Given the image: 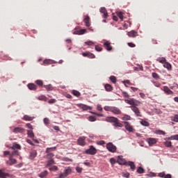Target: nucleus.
Returning a JSON list of instances; mask_svg holds the SVG:
<instances>
[{
  "label": "nucleus",
  "instance_id": "nucleus-1",
  "mask_svg": "<svg viewBox=\"0 0 178 178\" xmlns=\"http://www.w3.org/2000/svg\"><path fill=\"white\" fill-rule=\"evenodd\" d=\"M106 122H109L110 123H114L113 126L115 127H123V124L120 123V120L115 117H107L106 118Z\"/></svg>",
  "mask_w": 178,
  "mask_h": 178
},
{
  "label": "nucleus",
  "instance_id": "nucleus-2",
  "mask_svg": "<svg viewBox=\"0 0 178 178\" xmlns=\"http://www.w3.org/2000/svg\"><path fill=\"white\" fill-rule=\"evenodd\" d=\"M54 151H56V147H47L45 151L47 154L44 156V159H52L55 156V154L53 153Z\"/></svg>",
  "mask_w": 178,
  "mask_h": 178
},
{
  "label": "nucleus",
  "instance_id": "nucleus-3",
  "mask_svg": "<svg viewBox=\"0 0 178 178\" xmlns=\"http://www.w3.org/2000/svg\"><path fill=\"white\" fill-rule=\"evenodd\" d=\"M126 104H129V105H132V106H138L140 105V102L136 100L135 99H125Z\"/></svg>",
  "mask_w": 178,
  "mask_h": 178
},
{
  "label": "nucleus",
  "instance_id": "nucleus-4",
  "mask_svg": "<svg viewBox=\"0 0 178 178\" xmlns=\"http://www.w3.org/2000/svg\"><path fill=\"white\" fill-rule=\"evenodd\" d=\"M85 154H87L88 155H95V154H97V149L94 146L90 145L89 149H87L85 151Z\"/></svg>",
  "mask_w": 178,
  "mask_h": 178
},
{
  "label": "nucleus",
  "instance_id": "nucleus-5",
  "mask_svg": "<svg viewBox=\"0 0 178 178\" xmlns=\"http://www.w3.org/2000/svg\"><path fill=\"white\" fill-rule=\"evenodd\" d=\"M131 111L135 113L136 116L141 118L143 117V114H141V111H140V109L138 107L135 106H130Z\"/></svg>",
  "mask_w": 178,
  "mask_h": 178
},
{
  "label": "nucleus",
  "instance_id": "nucleus-6",
  "mask_svg": "<svg viewBox=\"0 0 178 178\" xmlns=\"http://www.w3.org/2000/svg\"><path fill=\"white\" fill-rule=\"evenodd\" d=\"M106 149L108 151H109V152H116V147L112 143H108L106 145Z\"/></svg>",
  "mask_w": 178,
  "mask_h": 178
},
{
  "label": "nucleus",
  "instance_id": "nucleus-7",
  "mask_svg": "<svg viewBox=\"0 0 178 178\" xmlns=\"http://www.w3.org/2000/svg\"><path fill=\"white\" fill-rule=\"evenodd\" d=\"M83 56L90 58V59L95 58V55L90 51H86L82 54Z\"/></svg>",
  "mask_w": 178,
  "mask_h": 178
},
{
  "label": "nucleus",
  "instance_id": "nucleus-8",
  "mask_svg": "<svg viewBox=\"0 0 178 178\" xmlns=\"http://www.w3.org/2000/svg\"><path fill=\"white\" fill-rule=\"evenodd\" d=\"M124 123L125 124L126 130H127V131H129V133L133 132L134 129H133V127L130 124V122L125 121L124 122Z\"/></svg>",
  "mask_w": 178,
  "mask_h": 178
},
{
  "label": "nucleus",
  "instance_id": "nucleus-9",
  "mask_svg": "<svg viewBox=\"0 0 178 178\" xmlns=\"http://www.w3.org/2000/svg\"><path fill=\"white\" fill-rule=\"evenodd\" d=\"M77 143L79 145H81L82 147H84V145H86V137L82 136L79 138Z\"/></svg>",
  "mask_w": 178,
  "mask_h": 178
},
{
  "label": "nucleus",
  "instance_id": "nucleus-10",
  "mask_svg": "<svg viewBox=\"0 0 178 178\" xmlns=\"http://www.w3.org/2000/svg\"><path fill=\"white\" fill-rule=\"evenodd\" d=\"M13 133H15V134H17L19 133H24V129L22 127H15L12 129Z\"/></svg>",
  "mask_w": 178,
  "mask_h": 178
},
{
  "label": "nucleus",
  "instance_id": "nucleus-11",
  "mask_svg": "<svg viewBox=\"0 0 178 178\" xmlns=\"http://www.w3.org/2000/svg\"><path fill=\"white\" fill-rule=\"evenodd\" d=\"M17 161L16 159H13V156H10L9 160L6 161V163L9 165L10 166H12V165H15Z\"/></svg>",
  "mask_w": 178,
  "mask_h": 178
},
{
  "label": "nucleus",
  "instance_id": "nucleus-12",
  "mask_svg": "<svg viewBox=\"0 0 178 178\" xmlns=\"http://www.w3.org/2000/svg\"><path fill=\"white\" fill-rule=\"evenodd\" d=\"M147 143H148L150 147H152L154 144H156V139L154 138H149L146 140Z\"/></svg>",
  "mask_w": 178,
  "mask_h": 178
},
{
  "label": "nucleus",
  "instance_id": "nucleus-13",
  "mask_svg": "<svg viewBox=\"0 0 178 178\" xmlns=\"http://www.w3.org/2000/svg\"><path fill=\"white\" fill-rule=\"evenodd\" d=\"M163 90L167 95H173L174 94L173 91H172L168 86H163Z\"/></svg>",
  "mask_w": 178,
  "mask_h": 178
},
{
  "label": "nucleus",
  "instance_id": "nucleus-14",
  "mask_svg": "<svg viewBox=\"0 0 178 178\" xmlns=\"http://www.w3.org/2000/svg\"><path fill=\"white\" fill-rule=\"evenodd\" d=\"M78 108H81V109H83V111H88V109H91V108L86 104H76Z\"/></svg>",
  "mask_w": 178,
  "mask_h": 178
},
{
  "label": "nucleus",
  "instance_id": "nucleus-15",
  "mask_svg": "<svg viewBox=\"0 0 178 178\" xmlns=\"http://www.w3.org/2000/svg\"><path fill=\"white\" fill-rule=\"evenodd\" d=\"M111 112L112 113H114V115H120V113H122V111H120L119 108L115 106H113Z\"/></svg>",
  "mask_w": 178,
  "mask_h": 178
},
{
  "label": "nucleus",
  "instance_id": "nucleus-16",
  "mask_svg": "<svg viewBox=\"0 0 178 178\" xmlns=\"http://www.w3.org/2000/svg\"><path fill=\"white\" fill-rule=\"evenodd\" d=\"M127 166H130L132 172H134V170H136V165L134 164V162L133 161H128L127 163H126Z\"/></svg>",
  "mask_w": 178,
  "mask_h": 178
},
{
  "label": "nucleus",
  "instance_id": "nucleus-17",
  "mask_svg": "<svg viewBox=\"0 0 178 178\" xmlns=\"http://www.w3.org/2000/svg\"><path fill=\"white\" fill-rule=\"evenodd\" d=\"M104 47L106 51H112V46L111 45V42L108 41L104 43Z\"/></svg>",
  "mask_w": 178,
  "mask_h": 178
},
{
  "label": "nucleus",
  "instance_id": "nucleus-18",
  "mask_svg": "<svg viewBox=\"0 0 178 178\" xmlns=\"http://www.w3.org/2000/svg\"><path fill=\"white\" fill-rule=\"evenodd\" d=\"M99 10L101 13L104 14L103 16L104 19H106V17H108V12L106 11V8H105V7H102Z\"/></svg>",
  "mask_w": 178,
  "mask_h": 178
},
{
  "label": "nucleus",
  "instance_id": "nucleus-19",
  "mask_svg": "<svg viewBox=\"0 0 178 178\" xmlns=\"http://www.w3.org/2000/svg\"><path fill=\"white\" fill-rule=\"evenodd\" d=\"M83 22H84L86 27H90L91 26V23L90 22V17L86 16L84 18Z\"/></svg>",
  "mask_w": 178,
  "mask_h": 178
},
{
  "label": "nucleus",
  "instance_id": "nucleus-20",
  "mask_svg": "<svg viewBox=\"0 0 178 178\" xmlns=\"http://www.w3.org/2000/svg\"><path fill=\"white\" fill-rule=\"evenodd\" d=\"M23 120H25L26 122H31L32 120H34V117H31L30 115H25L23 117Z\"/></svg>",
  "mask_w": 178,
  "mask_h": 178
},
{
  "label": "nucleus",
  "instance_id": "nucleus-21",
  "mask_svg": "<svg viewBox=\"0 0 178 178\" xmlns=\"http://www.w3.org/2000/svg\"><path fill=\"white\" fill-rule=\"evenodd\" d=\"M87 33L86 29H80L74 33V34H77L78 35H83V34H86Z\"/></svg>",
  "mask_w": 178,
  "mask_h": 178
},
{
  "label": "nucleus",
  "instance_id": "nucleus-22",
  "mask_svg": "<svg viewBox=\"0 0 178 178\" xmlns=\"http://www.w3.org/2000/svg\"><path fill=\"white\" fill-rule=\"evenodd\" d=\"M10 148L11 149H22V146L17 143H14Z\"/></svg>",
  "mask_w": 178,
  "mask_h": 178
},
{
  "label": "nucleus",
  "instance_id": "nucleus-23",
  "mask_svg": "<svg viewBox=\"0 0 178 178\" xmlns=\"http://www.w3.org/2000/svg\"><path fill=\"white\" fill-rule=\"evenodd\" d=\"M37 156V151L36 150H31L29 154V159H34Z\"/></svg>",
  "mask_w": 178,
  "mask_h": 178
},
{
  "label": "nucleus",
  "instance_id": "nucleus-24",
  "mask_svg": "<svg viewBox=\"0 0 178 178\" xmlns=\"http://www.w3.org/2000/svg\"><path fill=\"white\" fill-rule=\"evenodd\" d=\"M28 88L29 90H32L33 91H35V90H37V86L34 83H29L28 84Z\"/></svg>",
  "mask_w": 178,
  "mask_h": 178
},
{
  "label": "nucleus",
  "instance_id": "nucleus-25",
  "mask_svg": "<svg viewBox=\"0 0 178 178\" xmlns=\"http://www.w3.org/2000/svg\"><path fill=\"white\" fill-rule=\"evenodd\" d=\"M127 35L129 37H132V38H134V37L137 35V32H136L135 31H131L127 33Z\"/></svg>",
  "mask_w": 178,
  "mask_h": 178
},
{
  "label": "nucleus",
  "instance_id": "nucleus-26",
  "mask_svg": "<svg viewBox=\"0 0 178 178\" xmlns=\"http://www.w3.org/2000/svg\"><path fill=\"white\" fill-rule=\"evenodd\" d=\"M55 163V161H54L53 159H50L49 160L47 161L46 168H49L51 165H54Z\"/></svg>",
  "mask_w": 178,
  "mask_h": 178
},
{
  "label": "nucleus",
  "instance_id": "nucleus-27",
  "mask_svg": "<svg viewBox=\"0 0 178 178\" xmlns=\"http://www.w3.org/2000/svg\"><path fill=\"white\" fill-rule=\"evenodd\" d=\"M117 163H119V165H126V161L122 159V158H118L117 160Z\"/></svg>",
  "mask_w": 178,
  "mask_h": 178
},
{
  "label": "nucleus",
  "instance_id": "nucleus-28",
  "mask_svg": "<svg viewBox=\"0 0 178 178\" xmlns=\"http://www.w3.org/2000/svg\"><path fill=\"white\" fill-rule=\"evenodd\" d=\"M43 87L44 88H46V90H47V91H52V90H54V87L51 84L44 85V86H43Z\"/></svg>",
  "mask_w": 178,
  "mask_h": 178
},
{
  "label": "nucleus",
  "instance_id": "nucleus-29",
  "mask_svg": "<svg viewBox=\"0 0 178 178\" xmlns=\"http://www.w3.org/2000/svg\"><path fill=\"white\" fill-rule=\"evenodd\" d=\"M117 16L120 19L121 22H123L124 16L123 15V12H117Z\"/></svg>",
  "mask_w": 178,
  "mask_h": 178
},
{
  "label": "nucleus",
  "instance_id": "nucleus-30",
  "mask_svg": "<svg viewBox=\"0 0 178 178\" xmlns=\"http://www.w3.org/2000/svg\"><path fill=\"white\" fill-rule=\"evenodd\" d=\"M140 124H142V126H145V127H148V126H149V122L144 120H142L140 122Z\"/></svg>",
  "mask_w": 178,
  "mask_h": 178
},
{
  "label": "nucleus",
  "instance_id": "nucleus-31",
  "mask_svg": "<svg viewBox=\"0 0 178 178\" xmlns=\"http://www.w3.org/2000/svg\"><path fill=\"white\" fill-rule=\"evenodd\" d=\"M163 67H165V69H168V70H170L172 69V65L168 62H165L163 65Z\"/></svg>",
  "mask_w": 178,
  "mask_h": 178
},
{
  "label": "nucleus",
  "instance_id": "nucleus-32",
  "mask_svg": "<svg viewBox=\"0 0 178 178\" xmlns=\"http://www.w3.org/2000/svg\"><path fill=\"white\" fill-rule=\"evenodd\" d=\"M104 88H105L106 91H112V90H113L112 86H111L108 83H106L105 85Z\"/></svg>",
  "mask_w": 178,
  "mask_h": 178
},
{
  "label": "nucleus",
  "instance_id": "nucleus-33",
  "mask_svg": "<svg viewBox=\"0 0 178 178\" xmlns=\"http://www.w3.org/2000/svg\"><path fill=\"white\" fill-rule=\"evenodd\" d=\"M152 76L153 77V79H154L155 80H159V79H161V77L159 76V74H158L156 72H152Z\"/></svg>",
  "mask_w": 178,
  "mask_h": 178
},
{
  "label": "nucleus",
  "instance_id": "nucleus-34",
  "mask_svg": "<svg viewBox=\"0 0 178 178\" xmlns=\"http://www.w3.org/2000/svg\"><path fill=\"white\" fill-rule=\"evenodd\" d=\"M38 99H39V101L47 102L48 100V98L45 95H40L38 97Z\"/></svg>",
  "mask_w": 178,
  "mask_h": 178
},
{
  "label": "nucleus",
  "instance_id": "nucleus-35",
  "mask_svg": "<svg viewBox=\"0 0 178 178\" xmlns=\"http://www.w3.org/2000/svg\"><path fill=\"white\" fill-rule=\"evenodd\" d=\"M136 172L139 175H142V173H144L145 170H144V168H143V167H138Z\"/></svg>",
  "mask_w": 178,
  "mask_h": 178
},
{
  "label": "nucleus",
  "instance_id": "nucleus-36",
  "mask_svg": "<svg viewBox=\"0 0 178 178\" xmlns=\"http://www.w3.org/2000/svg\"><path fill=\"white\" fill-rule=\"evenodd\" d=\"M27 134L28 136L30 137V138H34V133H33V130H28Z\"/></svg>",
  "mask_w": 178,
  "mask_h": 178
},
{
  "label": "nucleus",
  "instance_id": "nucleus-37",
  "mask_svg": "<svg viewBox=\"0 0 178 178\" xmlns=\"http://www.w3.org/2000/svg\"><path fill=\"white\" fill-rule=\"evenodd\" d=\"M15 155H17V156L20 155L18 150L13 149V152L10 154V156H15Z\"/></svg>",
  "mask_w": 178,
  "mask_h": 178
},
{
  "label": "nucleus",
  "instance_id": "nucleus-38",
  "mask_svg": "<svg viewBox=\"0 0 178 178\" xmlns=\"http://www.w3.org/2000/svg\"><path fill=\"white\" fill-rule=\"evenodd\" d=\"M72 94H73V95H74L75 97H80L81 95V93H80V92L74 90L72 91Z\"/></svg>",
  "mask_w": 178,
  "mask_h": 178
},
{
  "label": "nucleus",
  "instance_id": "nucleus-39",
  "mask_svg": "<svg viewBox=\"0 0 178 178\" xmlns=\"http://www.w3.org/2000/svg\"><path fill=\"white\" fill-rule=\"evenodd\" d=\"M131 119V117L129 115H124V116L122 117V120H130Z\"/></svg>",
  "mask_w": 178,
  "mask_h": 178
},
{
  "label": "nucleus",
  "instance_id": "nucleus-40",
  "mask_svg": "<svg viewBox=\"0 0 178 178\" xmlns=\"http://www.w3.org/2000/svg\"><path fill=\"white\" fill-rule=\"evenodd\" d=\"M168 140H176L178 141V134L171 136L168 138Z\"/></svg>",
  "mask_w": 178,
  "mask_h": 178
},
{
  "label": "nucleus",
  "instance_id": "nucleus-41",
  "mask_svg": "<svg viewBox=\"0 0 178 178\" xmlns=\"http://www.w3.org/2000/svg\"><path fill=\"white\" fill-rule=\"evenodd\" d=\"M113 106H104V111H106L107 112H112Z\"/></svg>",
  "mask_w": 178,
  "mask_h": 178
},
{
  "label": "nucleus",
  "instance_id": "nucleus-42",
  "mask_svg": "<svg viewBox=\"0 0 178 178\" xmlns=\"http://www.w3.org/2000/svg\"><path fill=\"white\" fill-rule=\"evenodd\" d=\"M48 175V171L45 170L42 172H41L40 174H39V177H45V176H47Z\"/></svg>",
  "mask_w": 178,
  "mask_h": 178
},
{
  "label": "nucleus",
  "instance_id": "nucleus-43",
  "mask_svg": "<svg viewBox=\"0 0 178 178\" xmlns=\"http://www.w3.org/2000/svg\"><path fill=\"white\" fill-rule=\"evenodd\" d=\"M36 84H38V86H39L40 87H42V86H44V83L42 82V80H37L35 81Z\"/></svg>",
  "mask_w": 178,
  "mask_h": 178
},
{
  "label": "nucleus",
  "instance_id": "nucleus-44",
  "mask_svg": "<svg viewBox=\"0 0 178 178\" xmlns=\"http://www.w3.org/2000/svg\"><path fill=\"white\" fill-rule=\"evenodd\" d=\"M156 134H159L160 136H165V134H166V133L162 130H157Z\"/></svg>",
  "mask_w": 178,
  "mask_h": 178
},
{
  "label": "nucleus",
  "instance_id": "nucleus-45",
  "mask_svg": "<svg viewBox=\"0 0 178 178\" xmlns=\"http://www.w3.org/2000/svg\"><path fill=\"white\" fill-rule=\"evenodd\" d=\"M88 120H89V122H95V120H97V118L91 115L88 118Z\"/></svg>",
  "mask_w": 178,
  "mask_h": 178
},
{
  "label": "nucleus",
  "instance_id": "nucleus-46",
  "mask_svg": "<svg viewBox=\"0 0 178 178\" xmlns=\"http://www.w3.org/2000/svg\"><path fill=\"white\" fill-rule=\"evenodd\" d=\"M165 147H168V148H170L172 147V142L171 141H166L165 142Z\"/></svg>",
  "mask_w": 178,
  "mask_h": 178
},
{
  "label": "nucleus",
  "instance_id": "nucleus-47",
  "mask_svg": "<svg viewBox=\"0 0 178 178\" xmlns=\"http://www.w3.org/2000/svg\"><path fill=\"white\" fill-rule=\"evenodd\" d=\"M95 51H97V52H101L102 51V47H99V45H96L95 47Z\"/></svg>",
  "mask_w": 178,
  "mask_h": 178
},
{
  "label": "nucleus",
  "instance_id": "nucleus-48",
  "mask_svg": "<svg viewBox=\"0 0 178 178\" xmlns=\"http://www.w3.org/2000/svg\"><path fill=\"white\" fill-rule=\"evenodd\" d=\"M45 126H48V124H49V119H48L47 118H45L43 120Z\"/></svg>",
  "mask_w": 178,
  "mask_h": 178
},
{
  "label": "nucleus",
  "instance_id": "nucleus-49",
  "mask_svg": "<svg viewBox=\"0 0 178 178\" xmlns=\"http://www.w3.org/2000/svg\"><path fill=\"white\" fill-rule=\"evenodd\" d=\"M76 170L78 173H81L83 172V168L81 167H76Z\"/></svg>",
  "mask_w": 178,
  "mask_h": 178
},
{
  "label": "nucleus",
  "instance_id": "nucleus-50",
  "mask_svg": "<svg viewBox=\"0 0 178 178\" xmlns=\"http://www.w3.org/2000/svg\"><path fill=\"white\" fill-rule=\"evenodd\" d=\"M110 80L113 83H116V77L115 76H110Z\"/></svg>",
  "mask_w": 178,
  "mask_h": 178
},
{
  "label": "nucleus",
  "instance_id": "nucleus-51",
  "mask_svg": "<svg viewBox=\"0 0 178 178\" xmlns=\"http://www.w3.org/2000/svg\"><path fill=\"white\" fill-rule=\"evenodd\" d=\"M122 177H127V178L130 177V173L129 172H123Z\"/></svg>",
  "mask_w": 178,
  "mask_h": 178
},
{
  "label": "nucleus",
  "instance_id": "nucleus-52",
  "mask_svg": "<svg viewBox=\"0 0 178 178\" xmlns=\"http://www.w3.org/2000/svg\"><path fill=\"white\" fill-rule=\"evenodd\" d=\"M43 63L44 65H51V63H52V60H44Z\"/></svg>",
  "mask_w": 178,
  "mask_h": 178
},
{
  "label": "nucleus",
  "instance_id": "nucleus-53",
  "mask_svg": "<svg viewBox=\"0 0 178 178\" xmlns=\"http://www.w3.org/2000/svg\"><path fill=\"white\" fill-rule=\"evenodd\" d=\"M152 83L155 87H161V83L159 82L153 81Z\"/></svg>",
  "mask_w": 178,
  "mask_h": 178
},
{
  "label": "nucleus",
  "instance_id": "nucleus-54",
  "mask_svg": "<svg viewBox=\"0 0 178 178\" xmlns=\"http://www.w3.org/2000/svg\"><path fill=\"white\" fill-rule=\"evenodd\" d=\"M159 63H166V58H161L160 60H159Z\"/></svg>",
  "mask_w": 178,
  "mask_h": 178
},
{
  "label": "nucleus",
  "instance_id": "nucleus-55",
  "mask_svg": "<svg viewBox=\"0 0 178 178\" xmlns=\"http://www.w3.org/2000/svg\"><path fill=\"white\" fill-rule=\"evenodd\" d=\"M85 44H86V45L92 46V45H94V42L88 41V42H85Z\"/></svg>",
  "mask_w": 178,
  "mask_h": 178
},
{
  "label": "nucleus",
  "instance_id": "nucleus-56",
  "mask_svg": "<svg viewBox=\"0 0 178 178\" xmlns=\"http://www.w3.org/2000/svg\"><path fill=\"white\" fill-rule=\"evenodd\" d=\"M49 104H50V105H52V104H55L56 102V99H51L50 100H49Z\"/></svg>",
  "mask_w": 178,
  "mask_h": 178
},
{
  "label": "nucleus",
  "instance_id": "nucleus-57",
  "mask_svg": "<svg viewBox=\"0 0 178 178\" xmlns=\"http://www.w3.org/2000/svg\"><path fill=\"white\" fill-rule=\"evenodd\" d=\"M49 170H58V167L56 165H53L51 167H50Z\"/></svg>",
  "mask_w": 178,
  "mask_h": 178
},
{
  "label": "nucleus",
  "instance_id": "nucleus-58",
  "mask_svg": "<svg viewBox=\"0 0 178 178\" xmlns=\"http://www.w3.org/2000/svg\"><path fill=\"white\" fill-rule=\"evenodd\" d=\"M110 163H111V165H115V163H116V160L114 158H111L110 159Z\"/></svg>",
  "mask_w": 178,
  "mask_h": 178
},
{
  "label": "nucleus",
  "instance_id": "nucleus-59",
  "mask_svg": "<svg viewBox=\"0 0 178 178\" xmlns=\"http://www.w3.org/2000/svg\"><path fill=\"white\" fill-rule=\"evenodd\" d=\"M173 122L178 123V114L175 115L173 118Z\"/></svg>",
  "mask_w": 178,
  "mask_h": 178
},
{
  "label": "nucleus",
  "instance_id": "nucleus-60",
  "mask_svg": "<svg viewBox=\"0 0 178 178\" xmlns=\"http://www.w3.org/2000/svg\"><path fill=\"white\" fill-rule=\"evenodd\" d=\"M98 145H105V141L104 140H99L97 142Z\"/></svg>",
  "mask_w": 178,
  "mask_h": 178
},
{
  "label": "nucleus",
  "instance_id": "nucleus-61",
  "mask_svg": "<svg viewBox=\"0 0 178 178\" xmlns=\"http://www.w3.org/2000/svg\"><path fill=\"white\" fill-rule=\"evenodd\" d=\"M127 45H129L131 48H134L136 47V44L133 42H128Z\"/></svg>",
  "mask_w": 178,
  "mask_h": 178
},
{
  "label": "nucleus",
  "instance_id": "nucleus-62",
  "mask_svg": "<svg viewBox=\"0 0 178 178\" xmlns=\"http://www.w3.org/2000/svg\"><path fill=\"white\" fill-rule=\"evenodd\" d=\"M97 111H99V112H102L103 108H102V106L100 104L97 105Z\"/></svg>",
  "mask_w": 178,
  "mask_h": 178
},
{
  "label": "nucleus",
  "instance_id": "nucleus-63",
  "mask_svg": "<svg viewBox=\"0 0 178 178\" xmlns=\"http://www.w3.org/2000/svg\"><path fill=\"white\" fill-rule=\"evenodd\" d=\"M165 172H160L158 175L159 177H165Z\"/></svg>",
  "mask_w": 178,
  "mask_h": 178
},
{
  "label": "nucleus",
  "instance_id": "nucleus-64",
  "mask_svg": "<svg viewBox=\"0 0 178 178\" xmlns=\"http://www.w3.org/2000/svg\"><path fill=\"white\" fill-rule=\"evenodd\" d=\"M164 178H172V175L167 174V175H164Z\"/></svg>",
  "mask_w": 178,
  "mask_h": 178
}]
</instances>
